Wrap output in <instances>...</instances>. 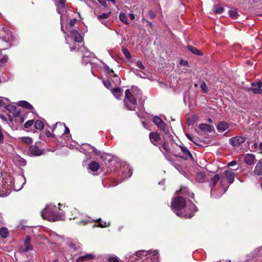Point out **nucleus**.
I'll return each mask as SVG.
<instances>
[{
  "mask_svg": "<svg viewBox=\"0 0 262 262\" xmlns=\"http://www.w3.org/2000/svg\"><path fill=\"white\" fill-rule=\"evenodd\" d=\"M224 10V9L222 7H221V6H215L213 8V11L214 12H215L216 13H219V14L222 13L223 12Z\"/></svg>",
  "mask_w": 262,
  "mask_h": 262,
  "instance_id": "58836bf2",
  "label": "nucleus"
},
{
  "mask_svg": "<svg viewBox=\"0 0 262 262\" xmlns=\"http://www.w3.org/2000/svg\"><path fill=\"white\" fill-rule=\"evenodd\" d=\"M255 160V156L253 154H247L244 158L245 162L248 165H251L253 164Z\"/></svg>",
  "mask_w": 262,
  "mask_h": 262,
  "instance_id": "ddd939ff",
  "label": "nucleus"
},
{
  "mask_svg": "<svg viewBox=\"0 0 262 262\" xmlns=\"http://www.w3.org/2000/svg\"><path fill=\"white\" fill-rule=\"evenodd\" d=\"M96 222H98L99 223L98 226L100 227H107V226H109L110 225V223L109 222L107 223L105 222H103L101 220V219H99L98 220H97L96 221Z\"/></svg>",
  "mask_w": 262,
  "mask_h": 262,
  "instance_id": "c9c22d12",
  "label": "nucleus"
},
{
  "mask_svg": "<svg viewBox=\"0 0 262 262\" xmlns=\"http://www.w3.org/2000/svg\"><path fill=\"white\" fill-rule=\"evenodd\" d=\"M122 52L127 59H130L131 58V55L127 49L125 48H123Z\"/></svg>",
  "mask_w": 262,
  "mask_h": 262,
  "instance_id": "a19ab883",
  "label": "nucleus"
},
{
  "mask_svg": "<svg viewBox=\"0 0 262 262\" xmlns=\"http://www.w3.org/2000/svg\"><path fill=\"white\" fill-rule=\"evenodd\" d=\"M34 126L37 129L41 130L44 128V124L42 121L37 120L35 122Z\"/></svg>",
  "mask_w": 262,
  "mask_h": 262,
  "instance_id": "c85d7f7f",
  "label": "nucleus"
},
{
  "mask_svg": "<svg viewBox=\"0 0 262 262\" xmlns=\"http://www.w3.org/2000/svg\"><path fill=\"white\" fill-rule=\"evenodd\" d=\"M70 49L71 51L75 50L76 49V47H72V46H70Z\"/></svg>",
  "mask_w": 262,
  "mask_h": 262,
  "instance_id": "052dcab7",
  "label": "nucleus"
},
{
  "mask_svg": "<svg viewBox=\"0 0 262 262\" xmlns=\"http://www.w3.org/2000/svg\"><path fill=\"white\" fill-rule=\"evenodd\" d=\"M25 248L24 251L25 252H28L29 250L32 249V246L30 244V238L29 237H27L24 243Z\"/></svg>",
  "mask_w": 262,
  "mask_h": 262,
  "instance_id": "393cba45",
  "label": "nucleus"
},
{
  "mask_svg": "<svg viewBox=\"0 0 262 262\" xmlns=\"http://www.w3.org/2000/svg\"><path fill=\"white\" fill-rule=\"evenodd\" d=\"M33 120H29V121H27L25 123L24 127L26 128H28L29 127H30L33 124Z\"/></svg>",
  "mask_w": 262,
  "mask_h": 262,
  "instance_id": "c03bdc74",
  "label": "nucleus"
},
{
  "mask_svg": "<svg viewBox=\"0 0 262 262\" xmlns=\"http://www.w3.org/2000/svg\"><path fill=\"white\" fill-rule=\"evenodd\" d=\"M224 175L229 183L232 184L234 182L235 174L231 169L225 170Z\"/></svg>",
  "mask_w": 262,
  "mask_h": 262,
  "instance_id": "9d476101",
  "label": "nucleus"
},
{
  "mask_svg": "<svg viewBox=\"0 0 262 262\" xmlns=\"http://www.w3.org/2000/svg\"><path fill=\"white\" fill-rule=\"evenodd\" d=\"M110 155L107 154H103L100 156V159L102 160L103 161H105L107 159V157H110Z\"/></svg>",
  "mask_w": 262,
  "mask_h": 262,
  "instance_id": "8fccbe9b",
  "label": "nucleus"
},
{
  "mask_svg": "<svg viewBox=\"0 0 262 262\" xmlns=\"http://www.w3.org/2000/svg\"><path fill=\"white\" fill-rule=\"evenodd\" d=\"M187 48L190 51L195 55H201V52L195 47L189 45L187 46Z\"/></svg>",
  "mask_w": 262,
  "mask_h": 262,
  "instance_id": "7c9ffc66",
  "label": "nucleus"
},
{
  "mask_svg": "<svg viewBox=\"0 0 262 262\" xmlns=\"http://www.w3.org/2000/svg\"><path fill=\"white\" fill-rule=\"evenodd\" d=\"M207 121L208 122H210V123L212 122V120L210 118L208 119Z\"/></svg>",
  "mask_w": 262,
  "mask_h": 262,
  "instance_id": "338daca9",
  "label": "nucleus"
},
{
  "mask_svg": "<svg viewBox=\"0 0 262 262\" xmlns=\"http://www.w3.org/2000/svg\"><path fill=\"white\" fill-rule=\"evenodd\" d=\"M94 258V256L93 254H86L85 255L79 257L78 258L77 261H83L88 259H93Z\"/></svg>",
  "mask_w": 262,
  "mask_h": 262,
  "instance_id": "cd10ccee",
  "label": "nucleus"
},
{
  "mask_svg": "<svg viewBox=\"0 0 262 262\" xmlns=\"http://www.w3.org/2000/svg\"><path fill=\"white\" fill-rule=\"evenodd\" d=\"M252 87L250 88V90L255 94H262V82L258 80L256 82H253L251 84Z\"/></svg>",
  "mask_w": 262,
  "mask_h": 262,
  "instance_id": "6e6552de",
  "label": "nucleus"
},
{
  "mask_svg": "<svg viewBox=\"0 0 262 262\" xmlns=\"http://www.w3.org/2000/svg\"><path fill=\"white\" fill-rule=\"evenodd\" d=\"M136 256L138 257L139 260H145L146 259L148 262L149 260L151 262H157L158 258V252L157 251H149L148 252L144 250H141L137 251L136 253Z\"/></svg>",
  "mask_w": 262,
  "mask_h": 262,
  "instance_id": "7ed1b4c3",
  "label": "nucleus"
},
{
  "mask_svg": "<svg viewBox=\"0 0 262 262\" xmlns=\"http://www.w3.org/2000/svg\"><path fill=\"white\" fill-rule=\"evenodd\" d=\"M124 103L128 110L130 111L135 110L137 106L136 99L138 98V95L136 97L133 92H132L129 90H127L125 92Z\"/></svg>",
  "mask_w": 262,
  "mask_h": 262,
  "instance_id": "20e7f679",
  "label": "nucleus"
},
{
  "mask_svg": "<svg viewBox=\"0 0 262 262\" xmlns=\"http://www.w3.org/2000/svg\"><path fill=\"white\" fill-rule=\"evenodd\" d=\"M259 148L261 150H262V143H260L259 145Z\"/></svg>",
  "mask_w": 262,
  "mask_h": 262,
  "instance_id": "69168bd1",
  "label": "nucleus"
},
{
  "mask_svg": "<svg viewBox=\"0 0 262 262\" xmlns=\"http://www.w3.org/2000/svg\"><path fill=\"white\" fill-rule=\"evenodd\" d=\"M229 127L228 124L225 121L219 122L217 125V129L219 132L222 133L227 130Z\"/></svg>",
  "mask_w": 262,
  "mask_h": 262,
  "instance_id": "4468645a",
  "label": "nucleus"
},
{
  "mask_svg": "<svg viewBox=\"0 0 262 262\" xmlns=\"http://www.w3.org/2000/svg\"><path fill=\"white\" fill-rule=\"evenodd\" d=\"M153 122L161 129L164 130L165 124L160 117L155 116L153 118Z\"/></svg>",
  "mask_w": 262,
  "mask_h": 262,
  "instance_id": "f8f14e48",
  "label": "nucleus"
},
{
  "mask_svg": "<svg viewBox=\"0 0 262 262\" xmlns=\"http://www.w3.org/2000/svg\"><path fill=\"white\" fill-rule=\"evenodd\" d=\"M149 138L151 142L155 145V142L160 140V136L158 133L152 132L149 134Z\"/></svg>",
  "mask_w": 262,
  "mask_h": 262,
  "instance_id": "a211bd4d",
  "label": "nucleus"
},
{
  "mask_svg": "<svg viewBox=\"0 0 262 262\" xmlns=\"http://www.w3.org/2000/svg\"><path fill=\"white\" fill-rule=\"evenodd\" d=\"M112 92L114 94V96L117 99H120V97L122 95L121 89L118 87L113 89Z\"/></svg>",
  "mask_w": 262,
  "mask_h": 262,
  "instance_id": "5701e85b",
  "label": "nucleus"
},
{
  "mask_svg": "<svg viewBox=\"0 0 262 262\" xmlns=\"http://www.w3.org/2000/svg\"><path fill=\"white\" fill-rule=\"evenodd\" d=\"M107 1L109 2H112L114 5H115L116 2L115 0H107Z\"/></svg>",
  "mask_w": 262,
  "mask_h": 262,
  "instance_id": "680f3d73",
  "label": "nucleus"
},
{
  "mask_svg": "<svg viewBox=\"0 0 262 262\" xmlns=\"http://www.w3.org/2000/svg\"><path fill=\"white\" fill-rule=\"evenodd\" d=\"M0 233L1 236L4 238L7 237L9 235V232L8 229L5 227L2 228L1 229Z\"/></svg>",
  "mask_w": 262,
  "mask_h": 262,
  "instance_id": "473e14b6",
  "label": "nucleus"
},
{
  "mask_svg": "<svg viewBox=\"0 0 262 262\" xmlns=\"http://www.w3.org/2000/svg\"><path fill=\"white\" fill-rule=\"evenodd\" d=\"M80 151L84 153L85 154L95 152V154L98 155L100 152L94 147L92 146L89 144H83L82 146L80 148Z\"/></svg>",
  "mask_w": 262,
  "mask_h": 262,
  "instance_id": "423d86ee",
  "label": "nucleus"
},
{
  "mask_svg": "<svg viewBox=\"0 0 262 262\" xmlns=\"http://www.w3.org/2000/svg\"><path fill=\"white\" fill-rule=\"evenodd\" d=\"M180 149L181 151L183 152V153L186 156V158H187L188 157H190L191 159H192V156L190 152V151L188 150L187 148L184 145H180Z\"/></svg>",
  "mask_w": 262,
  "mask_h": 262,
  "instance_id": "b1692460",
  "label": "nucleus"
},
{
  "mask_svg": "<svg viewBox=\"0 0 262 262\" xmlns=\"http://www.w3.org/2000/svg\"><path fill=\"white\" fill-rule=\"evenodd\" d=\"M109 262H119V259L117 257H111L108 258Z\"/></svg>",
  "mask_w": 262,
  "mask_h": 262,
  "instance_id": "de8ad7c7",
  "label": "nucleus"
},
{
  "mask_svg": "<svg viewBox=\"0 0 262 262\" xmlns=\"http://www.w3.org/2000/svg\"><path fill=\"white\" fill-rule=\"evenodd\" d=\"M103 83L104 86L107 89H110L112 86L111 83L109 80H103Z\"/></svg>",
  "mask_w": 262,
  "mask_h": 262,
  "instance_id": "a18cd8bd",
  "label": "nucleus"
},
{
  "mask_svg": "<svg viewBox=\"0 0 262 262\" xmlns=\"http://www.w3.org/2000/svg\"><path fill=\"white\" fill-rule=\"evenodd\" d=\"M104 68L110 74V76L113 77V81L115 83V85H119L121 83V79L120 77L114 73L113 69H110V68L106 64L104 65Z\"/></svg>",
  "mask_w": 262,
  "mask_h": 262,
  "instance_id": "39448f33",
  "label": "nucleus"
},
{
  "mask_svg": "<svg viewBox=\"0 0 262 262\" xmlns=\"http://www.w3.org/2000/svg\"><path fill=\"white\" fill-rule=\"evenodd\" d=\"M254 173L257 176L262 175V161H259L256 165Z\"/></svg>",
  "mask_w": 262,
  "mask_h": 262,
  "instance_id": "f3484780",
  "label": "nucleus"
},
{
  "mask_svg": "<svg viewBox=\"0 0 262 262\" xmlns=\"http://www.w3.org/2000/svg\"><path fill=\"white\" fill-rule=\"evenodd\" d=\"M60 3L62 7H64V2L63 0H60Z\"/></svg>",
  "mask_w": 262,
  "mask_h": 262,
  "instance_id": "13d9d810",
  "label": "nucleus"
},
{
  "mask_svg": "<svg viewBox=\"0 0 262 262\" xmlns=\"http://www.w3.org/2000/svg\"><path fill=\"white\" fill-rule=\"evenodd\" d=\"M258 252L260 253V254H262V247L258 249Z\"/></svg>",
  "mask_w": 262,
  "mask_h": 262,
  "instance_id": "e2e57ef3",
  "label": "nucleus"
},
{
  "mask_svg": "<svg viewBox=\"0 0 262 262\" xmlns=\"http://www.w3.org/2000/svg\"><path fill=\"white\" fill-rule=\"evenodd\" d=\"M229 14L230 16L233 19H236L238 15L236 9H233L229 11Z\"/></svg>",
  "mask_w": 262,
  "mask_h": 262,
  "instance_id": "c756f323",
  "label": "nucleus"
},
{
  "mask_svg": "<svg viewBox=\"0 0 262 262\" xmlns=\"http://www.w3.org/2000/svg\"><path fill=\"white\" fill-rule=\"evenodd\" d=\"M171 209L175 211L183 210L180 212H176V214L186 218H191L193 216L194 213L197 211L195 205L189 202L186 204L185 199L182 196H178L173 200Z\"/></svg>",
  "mask_w": 262,
  "mask_h": 262,
  "instance_id": "f257e3e1",
  "label": "nucleus"
},
{
  "mask_svg": "<svg viewBox=\"0 0 262 262\" xmlns=\"http://www.w3.org/2000/svg\"><path fill=\"white\" fill-rule=\"evenodd\" d=\"M8 59V57L6 56H4L2 58L0 61L2 63H5L7 62Z\"/></svg>",
  "mask_w": 262,
  "mask_h": 262,
  "instance_id": "603ef678",
  "label": "nucleus"
},
{
  "mask_svg": "<svg viewBox=\"0 0 262 262\" xmlns=\"http://www.w3.org/2000/svg\"><path fill=\"white\" fill-rule=\"evenodd\" d=\"M129 17L132 20H134L135 18L134 14L132 13L129 14Z\"/></svg>",
  "mask_w": 262,
  "mask_h": 262,
  "instance_id": "4d7b16f0",
  "label": "nucleus"
},
{
  "mask_svg": "<svg viewBox=\"0 0 262 262\" xmlns=\"http://www.w3.org/2000/svg\"><path fill=\"white\" fill-rule=\"evenodd\" d=\"M59 125L61 127H64V134H69L70 132V130L68 127H67L64 124H62L60 122H57L55 125L53 126V132L55 131V128L57 126Z\"/></svg>",
  "mask_w": 262,
  "mask_h": 262,
  "instance_id": "a878e982",
  "label": "nucleus"
},
{
  "mask_svg": "<svg viewBox=\"0 0 262 262\" xmlns=\"http://www.w3.org/2000/svg\"><path fill=\"white\" fill-rule=\"evenodd\" d=\"M160 150L163 152V150L167 153L169 151V147L168 144L166 142H164L162 146L160 148Z\"/></svg>",
  "mask_w": 262,
  "mask_h": 262,
  "instance_id": "72a5a7b5",
  "label": "nucleus"
},
{
  "mask_svg": "<svg viewBox=\"0 0 262 262\" xmlns=\"http://www.w3.org/2000/svg\"><path fill=\"white\" fill-rule=\"evenodd\" d=\"M8 102V99L4 97H0V106H3Z\"/></svg>",
  "mask_w": 262,
  "mask_h": 262,
  "instance_id": "79ce46f5",
  "label": "nucleus"
},
{
  "mask_svg": "<svg viewBox=\"0 0 262 262\" xmlns=\"http://www.w3.org/2000/svg\"><path fill=\"white\" fill-rule=\"evenodd\" d=\"M78 51L83 54V57H91L93 54L90 53L85 46H82L78 49Z\"/></svg>",
  "mask_w": 262,
  "mask_h": 262,
  "instance_id": "2eb2a0df",
  "label": "nucleus"
},
{
  "mask_svg": "<svg viewBox=\"0 0 262 262\" xmlns=\"http://www.w3.org/2000/svg\"><path fill=\"white\" fill-rule=\"evenodd\" d=\"M219 176L218 175H215L214 176V179H213V186L215 185V183H216V182L217 181H219Z\"/></svg>",
  "mask_w": 262,
  "mask_h": 262,
  "instance_id": "864d4df0",
  "label": "nucleus"
},
{
  "mask_svg": "<svg viewBox=\"0 0 262 262\" xmlns=\"http://www.w3.org/2000/svg\"><path fill=\"white\" fill-rule=\"evenodd\" d=\"M53 262H59V261H58V258H55V259L53 260Z\"/></svg>",
  "mask_w": 262,
  "mask_h": 262,
  "instance_id": "774afa93",
  "label": "nucleus"
},
{
  "mask_svg": "<svg viewBox=\"0 0 262 262\" xmlns=\"http://www.w3.org/2000/svg\"><path fill=\"white\" fill-rule=\"evenodd\" d=\"M201 88L204 93H207L208 91L207 86L205 82H202L201 84Z\"/></svg>",
  "mask_w": 262,
  "mask_h": 262,
  "instance_id": "37998d69",
  "label": "nucleus"
},
{
  "mask_svg": "<svg viewBox=\"0 0 262 262\" xmlns=\"http://www.w3.org/2000/svg\"><path fill=\"white\" fill-rule=\"evenodd\" d=\"M9 137V134L4 130L0 128V144L4 143L5 140Z\"/></svg>",
  "mask_w": 262,
  "mask_h": 262,
  "instance_id": "6ab92c4d",
  "label": "nucleus"
},
{
  "mask_svg": "<svg viewBox=\"0 0 262 262\" xmlns=\"http://www.w3.org/2000/svg\"><path fill=\"white\" fill-rule=\"evenodd\" d=\"M77 19H73L71 20L69 24L67 26V28L68 30H71V29H73L72 27L74 26V25L76 23Z\"/></svg>",
  "mask_w": 262,
  "mask_h": 262,
  "instance_id": "ea45409f",
  "label": "nucleus"
},
{
  "mask_svg": "<svg viewBox=\"0 0 262 262\" xmlns=\"http://www.w3.org/2000/svg\"><path fill=\"white\" fill-rule=\"evenodd\" d=\"M10 193V188H8V186L6 187V186L4 187L3 189H0V196L6 197Z\"/></svg>",
  "mask_w": 262,
  "mask_h": 262,
  "instance_id": "4be33fe9",
  "label": "nucleus"
},
{
  "mask_svg": "<svg viewBox=\"0 0 262 262\" xmlns=\"http://www.w3.org/2000/svg\"><path fill=\"white\" fill-rule=\"evenodd\" d=\"M57 208L55 206H47L41 212V216L43 219L49 221H57L63 220V216L57 213Z\"/></svg>",
  "mask_w": 262,
  "mask_h": 262,
  "instance_id": "f03ea898",
  "label": "nucleus"
},
{
  "mask_svg": "<svg viewBox=\"0 0 262 262\" xmlns=\"http://www.w3.org/2000/svg\"><path fill=\"white\" fill-rule=\"evenodd\" d=\"M17 181H19L23 182V184H22V185H21V186L19 188H17L16 186H15V184L14 185V188L16 190H20L23 187V185H24L25 184V183H26V179H25V177H24V176H20V177H19L17 179Z\"/></svg>",
  "mask_w": 262,
  "mask_h": 262,
  "instance_id": "2f4dec72",
  "label": "nucleus"
},
{
  "mask_svg": "<svg viewBox=\"0 0 262 262\" xmlns=\"http://www.w3.org/2000/svg\"><path fill=\"white\" fill-rule=\"evenodd\" d=\"M119 18L121 21L124 23L126 24H128L127 17L126 15L124 13H120L119 14Z\"/></svg>",
  "mask_w": 262,
  "mask_h": 262,
  "instance_id": "f704fd0d",
  "label": "nucleus"
},
{
  "mask_svg": "<svg viewBox=\"0 0 262 262\" xmlns=\"http://www.w3.org/2000/svg\"><path fill=\"white\" fill-rule=\"evenodd\" d=\"M18 104L22 107L27 109H32V105L26 101H20L18 102Z\"/></svg>",
  "mask_w": 262,
  "mask_h": 262,
  "instance_id": "bb28decb",
  "label": "nucleus"
},
{
  "mask_svg": "<svg viewBox=\"0 0 262 262\" xmlns=\"http://www.w3.org/2000/svg\"><path fill=\"white\" fill-rule=\"evenodd\" d=\"M70 247H71L74 249H76L75 246L74 244H73V243L70 244Z\"/></svg>",
  "mask_w": 262,
  "mask_h": 262,
  "instance_id": "bf43d9fd",
  "label": "nucleus"
},
{
  "mask_svg": "<svg viewBox=\"0 0 262 262\" xmlns=\"http://www.w3.org/2000/svg\"><path fill=\"white\" fill-rule=\"evenodd\" d=\"M181 65L186 66L188 65V62L185 60H181L180 62Z\"/></svg>",
  "mask_w": 262,
  "mask_h": 262,
  "instance_id": "5fc2aeb1",
  "label": "nucleus"
},
{
  "mask_svg": "<svg viewBox=\"0 0 262 262\" xmlns=\"http://www.w3.org/2000/svg\"><path fill=\"white\" fill-rule=\"evenodd\" d=\"M186 136L187 137V138L189 140H190L191 141H192V142H193L194 143L196 144V140L195 139H194L190 135L187 133V134H186Z\"/></svg>",
  "mask_w": 262,
  "mask_h": 262,
  "instance_id": "49530a36",
  "label": "nucleus"
},
{
  "mask_svg": "<svg viewBox=\"0 0 262 262\" xmlns=\"http://www.w3.org/2000/svg\"><path fill=\"white\" fill-rule=\"evenodd\" d=\"M111 14V12L108 13H104L101 15H99L97 16V18L98 20H100L101 19H106Z\"/></svg>",
  "mask_w": 262,
  "mask_h": 262,
  "instance_id": "e433bc0d",
  "label": "nucleus"
},
{
  "mask_svg": "<svg viewBox=\"0 0 262 262\" xmlns=\"http://www.w3.org/2000/svg\"><path fill=\"white\" fill-rule=\"evenodd\" d=\"M134 72L135 74H136V75H138L139 74L138 73V70H135V71H134Z\"/></svg>",
  "mask_w": 262,
  "mask_h": 262,
  "instance_id": "0e129e2a",
  "label": "nucleus"
},
{
  "mask_svg": "<svg viewBox=\"0 0 262 262\" xmlns=\"http://www.w3.org/2000/svg\"><path fill=\"white\" fill-rule=\"evenodd\" d=\"M236 164V162L235 161H232L228 163L229 166H233Z\"/></svg>",
  "mask_w": 262,
  "mask_h": 262,
  "instance_id": "6e6d98bb",
  "label": "nucleus"
},
{
  "mask_svg": "<svg viewBox=\"0 0 262 262\" xmlns=\"http://www.w3.org/2000/svg\"><path fill=\"white\" fill-rule=\"evenodd\" d=\"M29 152L31 155L39 156L42 154V151L36 145H32L29 147Z\"/></svg>",
  "mask_w": 262,
  "mask_h": 262,
  "instance_id": "9b49d317",
  "label": "nucleus"
},
{
  "mask_svg": "<svg viewBox=\"0 0 262 262\" xmlns=\"http://www.w3.org/2000/svg\"><path fill=\"white\" fill-rule=\"evenodd\" d=\"M136 66L140 69L143 70L144 69V66L141 61H137L136 63Z\"/></svg>",
  "mask_w": 262,
  "mask_h": 262,
  "instance_id": "09e8293b",
  "label": "nucleus"
},
{
  "mask_svg": "<svg viewBox=\"0 0 262 262\" xmlns=\"http://www.w3.org/2000/svg\"><path fill=\"white\" fill-rule=\"evenodd\" d=\"M69 34L67 35L69 36H72L74 38V41L77 42H81L82 41V36L79 33V32L74 29H71L68 30Z\"/></svg>",
  "mask_w": 262,
  "mask_h": 262,
  "instance_id": "1a4fd4ad",
  "label": "nucleus"
},
{
  "mask_svg": "<svg viewBox=\"0 0 262 262\" xmlns=\"http://www.w3.org/2000/svg\"><path fill=\"white\" fill-rule=\"evenodd\" d=\"M199 128L201 130L204 132H211L212 130V126L205 123L199 124Z\"/></svg>",
  "mask_w": 262,
  "mask_h": 262,
  "instance_id": "dca6fc26",
  "label": "nucleus"
},
{
  "mask_svg": "<svg viewBox=\"0 0 262 262\" xmlns=\"http://www.w3.org/2000/svg\"><path fill=\"white\" fill-rule=\"evenodd\" d=\"M246 138L244 136H236L229 140V143L233 146H238L245 142Z\"/></svg>",
  "mask_w": 262,
  "mask_h": 262,
  "instance_id": "0eeeda50",
  "label": "nucleus"
},
{
  "mask_svg": "<svg viewBox=\"0 0 262 262\" xmlns=\"http://www.w3.org/2000/svg\"><path fill=\"white\" fill-rule=\"evenodd\" d=\"M98 2L103 6L105 7H107V4L105 1V0H97Z\"/></svg>",
  "mask_w": 262,
  "mask_h": 262,
  "instance_id": "3c124183",
  "label": "nucleus"
},
{
  "mask_svg": "<svg viewBox=\"0 0 262 262\" xmlns=\"http://www.w3.org/2000/svg\"><path fill=\"white\" fill-rule=\"evenodd\" d=\"M179 194H182L184 196H186L187 195L188 196L193 198L194 194L192 193H190L189 192V190H188L187 188L186 187H183L181 188V189L178 191Z\"/></svg>",
  "mask_w": 262,
  "mask_h": 262,
  "instance_id": "aec40b11",
  "label": "nucleus"
},
{
  "mask_svg": "<svg viewBox=\"0 0 262 262\" xmlns=\"http://www.w3.org/2000/svg\"><path fill=\"white\" fill-rule=\"evenodd\" d=\"M99 168V163L96 161H92L89 165V168L93 172L97 171Z\"/></svg>",
  "mask_w": 262,
  "mask_h": 262,
  "instance_id": "412c9836",
  "label": "nucleus"
},
{
  "mask_svg": "<svg viewBox=\"0 0 262 262\" xmlns=\"http://www.w3.org/2000/svg\"><path fill=\"white\" fill-rule=\"evenodd\" d=\"M21 141L27 143V144H30L32 143V139L30 137H23L21 139Z\"/></svg>",
  "mask_w": 262,
  "mask_h": 262,
  "instance_id": "4c0bfd02",
  "label": "nucleus"
}]
</instances>
